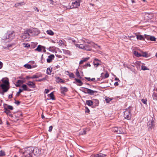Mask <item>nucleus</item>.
Returning <instances> with one entry per match:
<instances>
[{"instance_id": "obj_1", "label": "nucleus", "mask_w": 157, "mask_h": 157, "mask_svg": "<svg viewBox=\"0 0 157 157\" xmlns=\"http://www.w3.org/2000/svg\"><path fill=\"white\" fill-rule=\"evenodd\" d=\"M20 152L22 155V157H32L31 147L23 148L20 150Z\"/></svg>"}, {"instance_id": "obj_2", "label": "nucleus", "mask_w": 157, "mask_h": 157, "mask_svg": "<svg viewBox=\"0 0 157 157\" xmlns=\"http://www.w3.org/2000/svg\"><path fill=\"white\" fill-rule=\"evenodd\" d=\"M36 30V29H29L25 31L23 35V38L24 39H25L26 40H28L30 36H31V33H33V32Z\"/></svg>"}, {"instance_id": "obj_3", "label": "nucleus", "mask_w": 157, "mask_h": 157, "mask_svg": "<svg viewBox=\"0 0 157 157\" xmlns=\"http://www.w3.org/2000/svg\"><path fill=\"white\" fill-rule=\"evenodd\" d=\"M131 110L130 108L126 109L124 112V117L125 119L130 120L131 118Z\"/></svg>"}, {"instance_id": "obj_4", "label": "nucleus", "mask_w": 157, "mask_h": 157, "mask_svg": "<svg viewBox=\"0 0 157 157\" xmlns=\"http://www.w3.org/2000/svg\"><path fill=\"white\" fill-rule=\"evenodd\" d=\"M80 5V0H77L75 2H73L71 5L70 6L69 8H67L66 9H72L74 8H76L78 7Z\"/></svg>"}, {"instance_id": "obj_5", "label": "nucleus", "mask_w": 157, "mask_h": 157, "mask_svg": "<svg viewBox=\"0 0 157 157\" xmlns=\"http://www.w3.org/2000/svg\"><path fill=\"white\" fill-rule=\"evenodd\" d=\"M113 130L119 134H124L125 133V131L124 129H122L121 127H115L113 128Z\"/></svg>"}, {"instance_id": "obj_6", "label": "nucleus", "mask_w": 157, "mask_h": 157, "mask_svg": "<svg viewBox=\"0 0 157 157\" xmlns=\"http://www.w3.org/2000/svg\"><path fill=\"white\" fill-rule=\"evenodd\" d=\"M13 32L12 31H8L5 34L4 36L2 38L3 40L7 39L11 37V36L13 35Z\"/></svg>"}, {"instance_id": "obj_7", "label": "nucleus", "mask_w": 157, "mask_h": 157, "mask_svg": "<svg viewBox=\"0 0 157 157\" xmlns=\"http://www.w3.org/2000/svg\"><path fill=\"white\" fill-rule=\"evenodd\" d=\"M31 150H32V155L33 154L37 156L40 154V151L38 148H33V147H31Z\"/></svg>"}, {"instance_id": "obj_8", "label": "nucleus", "mask_w": 157, "mask_h": 157, "mask_svg": "<svg viewBox=\"0 0 157 157\" xmlns=\"http://www.w3.org/2000/svg\"><path fill=\"white\" fill-rule=\"evenodd\" d=\"M9 85L4 84H2L0 85V86L2 89L3 92H6L8 91L9 88Z\"/></svg>"}, {"instance_id": "obj_9", "label": "nucleus", "mask_w": 157, "mask_h": 157, "mask_svg": "<svg viewBox=\"0 0 157 157\" xmlns=\"http://www.w3.org/2000/svg\"><path fill=\"white\" fill-rule=\"evenodd\" d=\"M75 82H74L73 83L76 84L78 86H80L83 84V83L82 81L80 79L75 78Z\"/></svg>"}, {"instance_id": "obj_10", "label": "nucleus", "mask_w": 157, "mask_h": 157, "mask_svg": "<svg viewBox=\"0 0 157 157\" xmlns=\"http://www.w3.org/2000/svg\"><path fill=\"white\" fill-rule=\"evenodd\" d=\"M86 91L87 93L89 94L90 95H92L94 94V93H97V91L95 90H93L90 89L86 88Z\"/></svg>"}, {"instance_id": "obj_11", "label": "nucleus", "mask_w": 157, "mask_h": 157, "mask_svg": "<svg viewBox=\"0 0 157 157\" xmlns=\"http://www.w3.org/2000/svg\"><path fill=\"white\" fill-rule=\"evenodd\" d=\"M54 57V56L52 54L49 56L47 59V62L48 63H50L52 61V59H53Z\"/></svg>"}, {"instance_id": "obj_12", "label": "nucleus", "mask_w": 157, "mask_h": 157, "mask_svg": "<svg viewBox=\"0 0 157 157\" xmlns=\"http://www.w3.org/2000/svg\"><path fill=\"white\" fill-rule=\"evenodd\" d=\"M27 84L30 87L33 88L35 87V84L33 82L30 81H29Z\"/></svg>"}, {"instance_id": "obj_13", "label": "nucleus", "mask_w": 157, "mask_h": 157, "mask_svg": "<svg viewBox=\"0 0 157 157\" xmlns=\"http://www.w3.org/2000/svg\"><path fill=\"white\" fill-rule=\"evenodd\" d=\"M61 93L62 94H64V93L67 92L68 89L66 87H61L60 88Z\"/></svg>"}, {"instance_id": "obj_14", "label": "nucleus", "mask_w": 157, "mask_h": 157, "mask_svg": "<svg viewBox=\"0 0 157 157\" xmlns=\"http://www.w3.org/2000/svg\"><path fill=\"white\" fill-rule=\"evenodd\" d=\"M1 81L3 84L5 85H9V80L7 78H2Z\"/></svg>"}, {"instance_id": "obj_15", "label": "nucleus", "mask_w": 157, "mask_h": 157, "mask_svg": "<svg viewBox=\"0 0 157 157\" xmlns=\"http://www.w3.org/2000/svg\"><path fill=\"white\" fill-rule=\"evenodd\" d=\"M84 47L83 50H86V51H90L91 50L90 46L88 45L85 44L84 45Z\"/></svg>"}, {"instance_id": "obj_16", "label": "nucleus", "mask_w": 157, "mask_h": 157, "mask_svg": "<svg viewBox=\"0 0 157 157\" xmlns=\"http://www.w3.org/2000/svg\"><path fill=\"white\" fill-rule=\"evenodd\" d=\"M25 4V3L24 2H21L20 3H16L14 5V6L16 7H17L20 6H21L23 5H24Z\"/></svg>"}, {"instance_id": "obj_17", "label": "nucleus", "mask_w": 157, "mask_h": 157, "mask_svg": "<svg viewBox=\"0 0 157 157\" xmlns=\"http://www.w3.org/2000/svg\"><path fill=\"white\" fill-rule=\"evenodd\" d=\"M36 29V30L33 31V33H31L32 36H35L36 35L38 34H39V31L38 30V29H37L34 28V29Z\"/></svg>"}, {"instance_id": "obj_18", "label": "nucleus", "mask_w": 157, "mask_h": 157, "mask_svg": "<svg viewBox=\"0 0 157 157\" xmlns=\"http://www.w3.org/2000/svg\"><path fill=\"white\" fill-rule=\"evenodd\" d=\"M90 58L89 57H86V58L83 59L82 60H81L79 62V64H82L84 62H85L89 59Z\"/></svg>"}, {"instance_id": "obj_19", "label": "nucleus", "mask_w": 157, "mask_h": 157, "mask_svg": "<svg viewBox=\"0 0 157 157\" xmlns=\"http://www.w3.org/2000/svg\"><path fill=\"white\" fill-rule=\"evenodd\" d=\"M86 103L90 106L92 105L93 104V102L91 100H90L86 101Z\"/></svg>"}, {"instance_id": "obj_20", "label": "nucleus", "mask_w": 157, "mask_h": 157, "mask_svg": "<svg viewBox=\"0 0 157 157\" xmlns=\"http://www.w3.org/2000/svg\"><path fill=\"white\" fill-rule=\"evenodd\" d=\"M75 45L78 48L80 49L84 50V45H83L82 44H75Z\"/></svg>"}, {"instance_id": "obj_21", "label": "nucleus", "mask_w": 157, "mask_h": 157, "mask_svg": "<svg viewBox=\"0 0 157 157\" xmlns=\"http://www.w3.org/2000/svg\"><path fill=\"white\" fill-rule=\"evenodd\" d=\"M42 46L40 45H39L37 48L35 49V51H37L38 52H41L42 51Z\"/></svg>"}, {"instance_id": "obj_22", "label": "nucleus", "mask_w": 157, "mask_h": 157, "mask_svg": "<svg viewBox=\"0 0 157 157\" xmlns=\"http://www.w3.org/2000/svg\"><path fill=\"white\" fill-rule=\"evenodd\" d=\"M137 39L138 40H144V37L143 36L141 35H137L136 36Z\"/></svg>"}, {"instance_id": "obj_23", "label": "nucleus", "mask_w": 157, "mask_h": 157, "mask_svg": "<svg viewBox=\"0 0 157 157\" xmlns=\"http://www.w3.org/2000/svg\"><path fill=\"white\" fill-rule=\"evenodd\" d=\"M52 71V68L51 67L48 68L47 70V74L49 75L51 74V73Z\"/></svg>"}, {"instance_id": "obj_24", "label": "nucleus", "mask_w": 157, "mask_h": 157, "mask_svg": "<svg viewBox=\"0 0 157 157\" xmlns=\"http://www.w3.org/2000/svg\"><path fill=\"white\" fill-rule=\"evenodd\" d=\"M46 33L48 34L51 36H53L54 34V32L50 30H49L47 31Z\"/></svg>"}, {"instance_id": "obj_25", "label": "nucleus", "mask_w": 157, "mask_h": 157, "mask_svg": "<svg viewBox=\"0 0 157 157\" xmlns=\"http://www.w3.org/2000/svg\"><path fill=\"white\" fill-rule=\"evenodd\" d=\"M56 81L58 82H62L63 83L64 82L63 81V80L62 79L58 77H56Z\"/></svg>"}, {"instance_id": "obj_26", "label": "nucleus", "mask_w": 157, "mask_h": 157, "mask_svg": "<svg viewBox=\"0 0 157 157\" xmlns=\"http://www.w3.org/2000/svg\"><path fill=\"white\" fill-rule=\"evenodd\" d=\"M76 76L78 77L79 78H82V77L80 76V73L78 71V69H76Z\"/></svg>"}, {"instance_id": "obj_27", "label": "nucleus", "mask_w": 157, "mask_h": 157, "mask_svg": "<svg viewBox=\"0 0 157 157\" xmlns=\"http://www.w3.org/2000/svg\"><path fill=\"white\" fill-rule=\"evenodd\" d=\"M134 54L135 56L137 57H140L141 56V54L139 53L138 52L136 51H134Z\"/></svg>"}, {"instance_id": "obj_28", "label": "nucleus", "mask_w": 157, "mask_h": 157, "mask_svg": "<svg viewBox=\"0 0 157 157\" xmlns=\"http://www.w3.org/2000/svg\"><path fill=\"white\" fill-rule=\"evenodd\" d=\"M4 112L6 113L7 115H8L10 113V111L6 107V106H5L4 108Z\"/></svg>"}, {"instance_id": "obj_29", "label": "nucleus", "mask_w": 157, "mask_h": 157, "mask_svg": "<svg viewBox=\"0 0 157 157\" xmlns=\"http://www.w3.org/2000/svg\"><path fill=\"white\" fill-rule=\"evenodd\" d=\"M82 40L85 43H87L89 44H90L91 43V42H90V41L86 39L85 38H83Z\"/></svg>"}, {"instance_id": "obj_30", "label": "nucleus", "mask_w": 157, "mask_h": 157, "mask_svg": "<svg viewBox=\"0 0 157 157\" xmlns=\"http://www.w3.org/2000/svg\"><path fill=\"white\" fill-rule=\"evenodd\" d=\"M152 97L154 100H157V93L155 92L153 93Z\"/></svg>"}, {"instance_id": "obj_31", "label": "nucleus", "mask_w": 157, "mask_h": 157, "mask_svg": "<svg viewBox=\"0 0 157 157\" xmlns=\"http://www.w3.org/2000/svg\"><path fill=\"white\" fill-rule=\"evenodd\" d=\"M141 54V56L146 57H147V54L146 52H142Z\"/></svg>"}, {"instance_id": "obj_32", "label": "nucleus", "mask_w": 157, "mask_h": 157, "mask_svg": "<svg viewBox=\"0 0 157 157\" xmlns=\"http://www.w3.org/2000/svg\"><path fill=\"white\" fill-rule=\"evenodd\" d=\"M49 95L51 99L53 100H55V97L53 92L51 93Z\"/></svg>"}, {"instance_id": "obj_33", "label": "nucleus", "mask_w": 157, "mask_h": 157, "mask_svg": "<svg viewBox=\"0 0 157 157\" xmlns=\"http://www.w3.org/2000/svg\"><path fill=\"white\" fill-rule=\"evenodd\" d=\"M22 87L23 88V90H27V86L26 85L23 84L22 86Z\"/></svg>"}, {"instance_id": "obj_34", "label": "nucleus", "mask_w": 157, "mask_h": 157, "mask_svg": "<svg viewBox=\"0 0 157 157\" xmlns=\"http://www.w3.org/2000/svg\"><path fill=\"white\" fill-rule=\"evenodd\" d=\"M141 69L142 70L144 71L146 70H149V69L146 66L143 65L142 66Z\"/></svg>"}, {"instance_id": "obj_35", "label": "nucleus", "mask_w": 157, "mask_h": 157, "mask_svg": "<svg viewBox=\"0 0 157 157\" xmlns=\"http://www.w3.org/2000/svg\"><path fill=\"white\" fill-rule=\"evenodd\" d=\"M94 65L96 66V67H98V66L101 65V64L99 62H96L95 61L93 62Z\"/></svg>"}, {"instance_id": "obj_36", "label": "nucleus", "mask_w": 157, "mask_h": 157, "mask_svg": "<svg viewBox=\"0 0 157 157\" xmlns=\"http://www.w3.org/2000/svg\"><path fill=\"white\" fill-rule=\"evenodd\" d=\"M6 105L7 106L6 107V108H7L8 109H10V110H12L13 109V107L12 106H10V105H8L6 104Z\"/></svg>"}, {"instance_id": "obj_37", "label": "nucleus", "mask_w": 157, "mask_h": 157, "mask_svg": "<svg viewBox=\"0 0 157 157\" xmlns=\"http://www.w3.org/2000/svg\"><path fill=\"white\" fill-rule=\"evenodd\" d=\"M105 100L106 101L107 103H109L110 101L112 99L106 97L105 98Z\"/></svg>"}, {"instance_id": "obj_38", "label": "nucleus", "mask_w": 157, "mask_h": 157, "mask_svg": "<svg viewBox=\"0 0 157 157\" xmlns=\"http://www.w3.org/2000/svg\"><path fill=\"white\" fill-rule=\"evenodd\" d=\"M24 67L28 69H30L32 68V66L29 64H25L24 65Z\"/></svg>"}, {"instance_id": "obj_39", "label": "nucleus", "mask_w": 157, "mask_h": 157, "mask_svg": "<svg viewBox=\"0 0 157 157\" xmlns=\"http://www.w3.org/2000/svg\"><path fill=\"white\" fill-rule=\"evenodd\" d=\"M5 155V152L4 151L1 150L0 151V156H4Z\"/></svg>"}, {"instance_id": "obj_40", "label": "nucleus", "mask_w": 157, "mask_h": 157, "mask_svg": "<svg viewBox=\"0 0 157 157\" xmlns=\"http://www.w3.org/2000/svg\"><path fill=\"white\" fill-rule=\"evenodd\" d=\"M150 39L152 41H155L156 40L154 36H150Z\"/></svg>"}, {"instance_id": "obj_41", "label": "nucleus", "mask_w": 157, "mask_h": 157, "mask_svg": "<svg viewBox=\"0 0 157 157\" xmlns=\"http://www.w3.org/2000/svg\"><path fill=\"white\" fill-rule=\"evenodd\" d=\"M58 43H59V45L60 46H62L63 45V42L62 40H59Z\"/></svg>"}, {"instance_id": "obj_42", "label": "nucleus", "mask_w": 157, "mask_h": 157, "mask_svg": "<svg viewBox=\"0 0 157 157\" xmlns=\"http://www.w3.org/2000/svg\"><path fill=\"white\" fill-rule=\"evenodd\" d=\"M99 157H105L106 156V155L104 154H103L101 153L98 154Z\"/></svg>"}, {"instance_id": "obj_43", "label": "nucleus", "mask_w": 157, "mask_h": 157, "mask_svg": "<svg viewBox=\"0 0 157 157\" xmlns=\"http://www.w3.org/2000/svg\"><path fill=\"white\" fill-rule=\"evenodd\" d=\"M147 100L146 99H143L141 100L142 102L144 104L146 105L147 104Z\"/></svg>"}, {"instance_id": "obj_44", "label": "nucleus", "mask_w": 157, "mask_h": 157, "mask_svg": "<svg viewBox=\"0 0 157 157\" xmlns=\"http://www.w3.org/2000/svg\"><path fill=\"white\" fill-rule=\"evenodd\" d=\"M24 82L23 81L19 80L17 81V83L21 84L23 83H24Z\"/></svg>"}, {"instance_id": "obj_45", "label": "nucleus", "mask_w": 157, "mask_h": 157, "mask_svg": "<svg viewBox=\"0 0 157 157\" xmlns=\"http://www.w3.org/2000/svg\"><path fill=\"white\" fill-rule=\"evenodd\" d=\"M22 92V90L21 89H19V91L16 94V96H18L19 95V94Z\"/></svg>"}, {"instance_id": "obj_46", "label": "nucleus", "mask_w": 157, "mask_h": 157, "mask_svg": "<svg viewBox=\"0 0 157 157\" xmlns=\"http://www.w3.org/2000/svg\"><path fill=\"white\" fill-rule=\"evenodd\" d=\"M64 52L65 53L67 54L68 55H70V52L69 51H68V50H64Z\"/></svg>"}, {"instance_id": "obj_47", "label": "nucleus", "mask_w": 157, "mask_h": 157, "mask_svg": "<svg viewBox=\"0 0 157 157\" xmlns=\"http://www.w3.org/2000/svg\"><path fill=\"white\" fill-rule=\"evenodd\" d=\"M23 44L24 45V47H25L28 48L30 47V45L29 44H28L23 43Z\"/></svg>"}, {"instance_id": "obj_48", "label": "nucleus", "mask_w": 157, "mask_h": 157, "mask_svg": "<svg viewBox=\"0 0 157 157\" xmlns=\"http://www.w3.org/2000/svg\"><path fill=\"white\" fill-rule=\"evenodd\" d=\"M38 78V77L36 75H34L30 78Z\"/></svg>"}, {"instance_id": "obj_49", "label": "nucleus", "mask_w": 157, "mask_h": 157, "mask_svg": "<svg viewBox=\"0 0 157 157\" xmlns=\"http://www.w3.org/2000/svg\"><path fill=\"white\" fill-rule=\"evenodd\" d=\"M69 76L70 77H71V78H75V75H74L72 73H71L69 75Z\"/></svg>"}, {"instance_id": "obj_50", "label": "nucleus", "mask_w": 157, "mask_h": 157, "mask_svg": "<svg viewBox=\"0 0 157 157\" xmlns=\"http://www.w3.org/2000/svg\"><path fill=\"white\" fill-rule=\"evenodd\" d=\"M98 154H97L96 155H91V157H98Z\"/></svg>"}, {"instance_id": "obj_51", "label": "nucleus", "mask_w": 157, "mask_h": 157, "mask_svg": "<svg viewBox=\"0 0 157 157\" xmlns=\"http://www.w3.org/2000/svg\"><path fill=\"white\" fill-rule=\"evenodd\" d=\"M109 74L108 73H106L105 75V78H107L109 77Z\"/></svg>"}, {"instance_id": "obj_52", "label": "nucleus", "mask_w": 157, "mask_h": 157, "mask_svg": "<svg viewBox=\"0 0 157 157\" xmlns=\"http://www.w3.org/2000/svg\"><path fill=\"white\" fill-rule=\"evenodd\" d=\"M53 127L52 126H51L49 127L48 131L51 132L52 129Z\"/></svg>"}, {"instance_id": "obj_53", "label": "nucleus", "mask_w": 157, "mask_h": 157, "mask_svg": "<svg viewBox=\"0 0 157 157\" xmlns=\"http://www.w3.org/2000/svg\"><path fill=\"white\" fill-rule=\"evenodd\" d=\"M93 43V45H92V46L94 47H95V46H98V47L100 48V47L99 46H98V45H97V44H95L94 43Z\"/></svg>"}, {"instance_id": "obj_54", "label": "nucleus", "mask_w": 157, "mask_h": 157, "mask_svg": "<svg viewBox=\"0 0 157 157\" xmlns=\"http://www.w3.org/2000/svg\"><path fill=\"white\" fill-rule=\"evenodd\" d=\"M86 131L85 130H83L82 133H80V134L81 135H83L84 134H86Z\"/></svg>"}, {"instance_id": "obj_55", "label": "nucleus", "mask_w": 157, "mask_h": 157, "mask_svg": "<svg viewBox=\"0 0 157 157\" xmlns=\"http://www.w3.org/2000/svg\"><path fill=\"white\" fill-rule=\"evenodd\" d=\"M86 110L85 111L86 113H89L90 112V110L89 109L87 108V107H86Z\"/></svg>"}, {"instance_id": "obj_56", "label": "nucleus", "mask_w": 157, "mask_h": 157, "mask_svg": "<svg viewBox=\"0 0 157 157\" xmlns=\"http://www.w3.org/2000/svg\"><path fill=\"white\" fill-rule=\"evenodd\" d=\"M94 61H95L96 62H97V61H98L99 62H100V63L101 62V61L100 60H99L98 59H96V58H95L94 59Z\"/></svg>"}, {"instance_id": "obj_57", "label": "nucleus", "mask_w": 157, "mask_h": 157, "mask_svg": "<svg viewBox=\"0 0 157 157\" xmlns=\"http://www.w3.org/2000/svg\"><path fill=\"white\" fill-rule=\"evenodd\" d=\"M3 63L2 62L0 61V69H1L3 66Z\"/></svg>"}, {"instance_id": "obj_58", "label": "nucleus", "mask_w": 157, "mask_h": 157, "mask_svg": "<svg viewBox=\"0 0 157 157\" xmlns=\"http://www.w3.org/2000/svg\"><path fill=\"white\" fill-rule=\"evenodd\" d=\"M85 78L89 81H91V79L90 77H85Z\"/></svg>"}, {"instance_id": "obj_59", "label": "nucleus", "mask_w": 157, "mask_h": 157, "mask_svg": "<svg viewBox=\"0 0 157 157\" xmlns=\"http://www.w3.org/2000/svg\"><path fill=\"white\" fill-rule=\"evenodd\" d=\"M49 92V90L46 89L45 90L44 92L45 94H48Z\"/></svg>"}, {"instance_id": "obj_60", "label": "nucleus", "mask_w": 157, "mask_h": 157, "mask_svg": "<svg viewBox=\"0 0 157 157\" xmlns=\"http://www.w3.org/2000/svg\"><path fill=\"white\" fill-rule=\"evenodd\" d=\"M49 1L50 2V4L52 5H54V2L53 0H49Z\"/></svg>"}, {"instance_id": "obj_61", "label": "nucleus", "mask_w": 157, "mask_h": 157, "mask_svg": "<svg viewBox=\"0 0 157 157\" xmlns=\"http://www.w3.org/2000/svg\"><path fill=\"white\" fill-rule=\"evenodd\" d=\"M15 86L17 87H20L21 86V85L20 84L17 83L15 84Z\"/></svg>"}, {"instance_id": "obj_62", "label": "nucleus", "mask_w": 157, "mask_h": 157, "mask_svg": "<svg viewBox=\"0 0 157 157\" xmlns=\"http://www.w3.org/2000/svg\"><path fill=\"white\" fill-rule=\"evenodd\" d=\"M34 10H36L37 12H38L39 11V9L36 7H35L34 8Z\"/></svg>"}, {"instance_id": "obj_63", "label": "nucleus", "mask_w": 157, "mask_h": 157, "mask_svg": "<svg viewBox=\"0 0 157 157\" xmlns=\"http://www.w3.org/2000/svg\"><path fill=\"white\" fill-rule=\"evenodd\" d=\"M118 85H119V84L118 83V82H115V83L114 84V85L115 86H118Z\"/></svg>"}, {"instance_id": "obj_64", "label": "nucleus", "mask_w": 157, "mask_h": 157, "mask_svg": "<svg viewBox=\"0 0 157 157\" xmlns=\"http://www.w3.org/2000/svg\"><path fill=\"white\" fill-rule=\"evenodd\" d=\"M86 65L87 66H88V67H90V66H91L90 64L89 63H87Z\"/></svg>"}]
</instances>
